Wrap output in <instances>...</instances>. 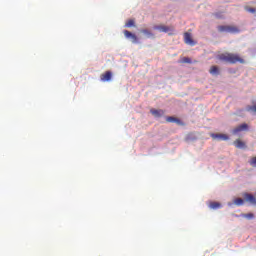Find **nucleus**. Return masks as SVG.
Instances as JSON below:
<instances>
[{
  "mask_svg": "<svg viewBox=\"0 0 256 256\" xmlns=\"http://www.w3.org/2000/svg\"><path fill=\"white\" fill-rule=\"evenodd\" d=\"M218 60H220L223 63H229V64H236L241 63L244 64L245 61L241 57L238 56V54H232V53H223L217 56Z\"/></svg>",
  "mask_w": 256,
  "mask_h": 256,
  "instance_id": "1",
  "label": "nucleus"
},
{
  "mask_svg": "<svg viewBox=\"0 0 256 256\" xmlns=\"http://www.w3.org/2000/svg\"><path fill=\"white\" fill-rule=\"evenodd\" d=\"M217 30L220 31L221 33H231V34H235L239 32L238 28L233 26H218Z\"/></svg>",
  "mask_w": 256,
  "mask_h": 256,
  "instance_id": "2",
  "label": "nucleus"
},
{
  "mask_svg": "<svg viewBox=\"0 0 256 256\" xmlns=\"http://www.w3.org/2000/svg\"><path fill=\"white\" fill-rule=\"evenodd\" d=\"M184 43L190 46H196L197 42L195 40H193L191 33L190 32H186L184 33Z\"/></svg>",
  "mask_w": 256,
  "mask_h": 256,
  "instance_id": "3",
  "label": "nucleus"
},
{
  "mask_svg": "<svg viewBox=\"0 0 256 256\" xmlns=\"http://www.w3.org/2000/svg\"><path fill=\"white\" fill-rule=\"evenodd\" d=\"M123 35H125L127 39H131L132 44H138V37L132 32L125 30L123 31Z\"/></svg>",
  "mask_w": 256,
  "mask_h": 256,
  "instance_id": "4",
  "label": "nucleus"
},
{
  "mask_svg": "<svg viewBox=\"0 0 256 256\" xmlns=\"http://www.w3.org/2000/svg\"><path fill=\"white\" fill-rule=\"evenodd\" d=\"M211 138L214 140H229V136H227L226 134H221V133H212Z\"/></svg>",
  "mask_w": 256,
  "mask_h": 256,
  "instance_id": "5",
  "label": "nucleus"
},
{
  "mask_svg": "<svg viewBox=\"0 0 256 256\" xmlns=\"http://www.w3.org/2000/svg\"><path fill=\"white\" fill-rule=\"evenodd\" d=\"M154 30H159L161 33H169L173 28L165 25H156L154 26Z\"/></svg>",
  "mask_w": 256,
  "mask_h": 256,
  "instance_id": "6",
  "label": "nucleus"
},
{
  "mask_svg": "<svg viewBox=\"0 0 256 256\" xmlns=\"http://www.w3.org/2000/svg\"><path fill=\"white\" fill-rule=\"evenodd\" d=\"M112 76H113L112 72L106 71L105 73L101 74L100 80L103 82H108L112 80Z\"/></svg>",
  "mask_w": 256,
  "mask_h": 256,
  "instance_id": "7",
  "label": "nucleus"
},
{
  "mask_svg": "<svg viewBox=\"0 0 256 256\" xmlns=\"http://www.w3.org/2000/svg\"><path fill=\"white\" fill-rule=\"evenodd\" d=\"M247 130H248L247 123H243V124H240L237 128L233 129V134L237 135L239 132L247 131Z\"/></svg>",
  "mask_w": 256,
  "mask_h": 256,
  "instance_id": "8",
  "label": "nucleus"
},
{
  "mask_svg": "<svg viewBox=\"0 0 256 256\" xmlns=\"http://www.w3.org/2000/svg\"><path fill=\"white\" fill-rule=\"evenodd\" d=\"M166 121L170 122V123H176L177 125L182 126V127L185 126V123H183L179 118H175L173 116L167 117Z\"/></svg>",
  "mask_w": 256,
  "mask_h": 256,
  "instance_id": "9",
  "label": "nucleus"
},
{
  "mask_svg": "<svg viewBox=\"0 0 256 256\" xmlns=\"http://www.w3.org/2000/svg\"><path fill=\"white\" fill-rule=\"evenodd\" d=\"M151 115H153L156 118L163 117L165 114L164 110H156V109H151L150 110Z\"/></svg>",
  "mask_w": 256,
  "mask_h": 256,
  "instance_id": "10",
  "label": "nucleus"
},
{
  "mask_svg": "<svg viewBox=\"0 0 256 256\" xmlns=\"http://www.w3.org/2000/svg\"><path fill=\"white\" fill-rule=\"evenodd\" d=\"M233 145L236 146L237 149H246L247 145L245 142H242L241 139H237L233 142Z\"/></svg>",
  "mask_w": 256,
  "mask_h": 256,
  "instance_id": "11",
  "label": "nucleus"
},
{
  "mask_svg": "<svg viewBox=\"0 0 256 256\" xmlns=\"http://www.w3.org/2000/svg\"><path fill=\"white\" fill-rule=\"evenodd\" d=\"M245 199L250 202V204L256 205V199L252 194H245Z\"/></svg>",
  "mask_w": 256,
  "mask_h": 256,
  "instance_id": "12",
  "label": "nucleus"
},
{
  "mask_svg": "<svg viewBox=\"0 0 256 256\" xmlns=\"http://www.w3.org/2000/svg\"><path fill=\"white\" fill-rule=\"evenodd\" d=\"M209 73L212 75V76H215V75H219V68L218 66H212L209 70Z\"/></svg>",
  "mask_w": 256,
  "mask_h": 256,
  "instance_id": "13",
  "label": "nucleus"
},
{
  "mask_svg": "<svg viewBox=\"0 0 256 256\" xmlns=\"http://www.w3.org/2000/svg\"><path fill=\"white\" fill-rule=\"evenodd\" d=\"M125 27H126V28L135 27V20H133V19L128 20V21L126 22V24H125Z\"/></svg>",
  "mask_w": 256,
  "mask_h": 256,
  "instance_id": "14",
  "label": "nucleus"
},
{
  "mask_svg": "<svg viewBox=\"0 0 256 256\" xmlns=\"http://www.w3.org/2000/svg\"><path fill=\"white\" fill-rule=\"evenodd\" d=\"M209 207L212 209H220L221 204L219 202H211Z\"/></svg>",
  "mask_w": 256,
  "mask_h": 256,
  "instance_id": "15",
  "label": "nucleus"
},
{
  "mask_svg": "<svg viewBox=\"0 0 256 256\" xmlns=\"http://www.w3.org/2000/svg\"><path fill=\"white\" fill-rule=\"evenodd\" d=\"M141 32L148 37L154 36V34L151 31H149L148 29H143Z\"/></svg>",
  "mask_w": 256,
  "mask_h": 256,
  "instance_id": "16",
  "label": "nucleus"
},
{
  "mask_svg": "<svg viewBox=\"0 0 256 256\" xmlns=\"http://www.w3.org/2000/svg\"><path fill=\"white\" fill-rule=\"evenodd\" d=\"M246 111L256 113V104H254L252 106H247Z\"/></svg>",
  "mask_w": 256,
  "mask_h": 256,
  "instance_id": "17",
  "label": "nucleus"
},
{
  "mask_svg": "<svg viewBox=\"0 0 256 256\" xmlns=\"http://www.w3.org/2000/svg\"><path fill=\"white\" fill-rule=\"evenodd\" d=\"M234 204H236L237 206H242L244 204V200L242 198H237L236 200H234Z\"/></svg>",
  "mask_w": 256,
  "mask_h": 256,
  "instance_id": "18",
  "label": "nucleus"
},
{
  "mask_svg": "<svg viewBox=\"0 0 256 256\" xmlns=\"http://www.w3.org/2000/svg\"><path fill=\"white\" fill-rule=\"evenodd\" d=\"M245 11L249 12L251 14H254V13H256V8H250V7L246 6Z\"/></svg>",
  "mask_w": 256,
  "mask_h": 256,
  "instance_id": "19",
  "label": "nucleus"
},
{
  "mask_svg": "<svg viewBox=\"0 0 256 256\" xmlns=\"http://www.w3.org/2000/svg\"><path fill=\"white\" fill-rule=\"evenodd\" d=\"M242 216H243L244 218L249 219V220H251V219L254 218V214H253V213L242 214Z\"/></svg>",
  "mask_w": 256,
  "mask_h": 256,
  "instance_id": "20",
  "label": "nucleus"
},
{
  "mask_svg": "<svg viewBox=\"0 0 256 256\" xmlns=\"http://www.w3.org/2000/svg\"><path fill=\"white\" fill-rule=\"evenodd\" d=\"M249 163L251 167H256V156L252 157Z\"/></svg>",
  "mask_w": 256,
  "mask_h": 256,
  "instance_id": "21",
  "label": "nucleus"
},
{
  "mask_svg": "<svg viewBox=\"0 0 256 256\" xmlns=\"http://www.w3.org/2000/svg\"><path fill=\"white\" fill-rule=\"evenodd\" d=\"M182 63H188V64H191V63H192V61H191V59H190V58H188V57H184V58L182 59Z\"/></svg>",
  "mask_w": 256,
  "mask_h": 256,
  "instance_id": "22",
  "label": "nucleus"
}]
</instances>
